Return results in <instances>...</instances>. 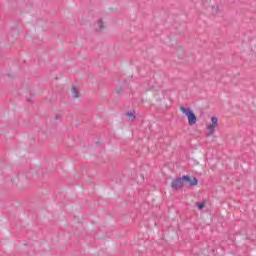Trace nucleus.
<instances>
[{
  "label": "nucleus",
  "mask_w": 256,
  "mask_h": 256,
  "mask_svg": "<svg viewBox=\"0 0 256 256\" xmlns=\"http://www.w3.org/2000/svg\"><path fill=\"white\" fill-rule=\"evenodd\" d=\"M185 182L189 183L190 187H195V185L199 183V180L197 178H193V180H191V177L189 175H186L181 178L174 179L171 183V188L175 191H178V189H183Z\"/></svg>",
  "instance_id": "f257e3e1"
},
{
  "label": "nucleus",
  "mask_w": 256,
  "mask_h": 256,
  "mask_svg": "<svg viewBox=\"0 0 256 256\" xmlns=\"http://www.w3.org/2000/svg\"><path fill=\"white\" fill-rule=\"evenodd\" d=\"M180 111H182L183 115L187 117L188 125H190V127H193V125L197 123V116L195 115V112L191 110V108L181 106Z\"/></svg>",
  "instance_id": "f03ea898"
},
{
  "label": "nucleus",
  "mask_w": 256,
  "mask_h": 256,
  "mask_svg": "<svg viewBox=\"0 0 256 256\" xmlns=\"http://www.w3.org/2000/svg\"><path fill=\"white\" fill-rule=\"evenodd\" d=\"M217 127H219V118L214 116L211 118V124L207 125L208 135H213Z\"/></svg>",
  "instance_id": "7ed1b4c3"
},
{
  "label": "nucleus",
  "mask_w": 256,
  "mask_h": 256,
  "mask_svg": "<svg viewBox=\"0 0 256 256\" xmlns=\"http://www.w3.org/2000/svg\"><path fill=\"white\" fill-rule=\"evenodd\" d=\"M72 96L74 97V99H77V97H79V90L75 86L72 87Z\"/></svg>",
  "instance_id": "20e7f679"
},
{
  "label": "nucleus",
  "mask_w": 256,
  "mask_h": 256,
  "mask_svg": "<svg viewBox=\"0 0 256 256\" xmlns=\"http://www.w3.org/2000/svg\"><path fill=\"white\" fill-rule=\"evenodd\" d=\"M198 209L201 211V209H204L205 208V202H198L196 203Z\"/></svg>",
  "instance_id": "39448f33"
},
{
  "label": "nucleus",
  "mask_w": 256,
  "mask_h": 256,
  "mask_svg": "<svg viewBox=\"0 0 256 256\" xmlns=\"http://www.w3.org/2000/svg\"><path fill=\"white\" fill-rule=\"evenodd\" d=\"M127 115L129 117V119H132V121H133V119H135V114L133 112H128Z\"/></svg>",
  "instance_id": "423d86ee"
},
{
  "label": "nucleus",
  "mask_w": 256,
  "mask_h": 256,
  "mask_svg": "<svg viewBox=\"0 0 256 256\" xmlns=\"http://www.w3.org/2000/svg\"><path fill=\"white\" fill-rule=\"evenodd\" d=\"M99 27H100V29H103V20L99 21Z\"/></svg>",
  "instance_id": "0eeeda50"
}]
</instances>
